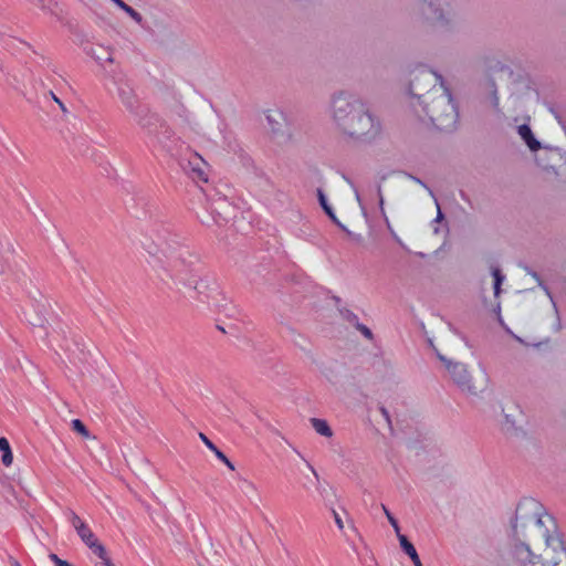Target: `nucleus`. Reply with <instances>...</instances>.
Wrapping results in <instances>:
<instances>
[{"instance_id":"nucleus-1","label":"nucleus","mask_w":566,"mask_h":566,"mask_svg":"<svg viewBox=\"0 0 566 566\" xmlns=\"http://www.w3.org/2000/svg\"><path fill=\"white\" fill-rule=\"evenodd\" d=\"M516 537H527L526 531L545 542L542 555H535L524 542L515 543L511 551V566H566V547L554 517L544 512L534 499L521 501L512 525Z\"/></svg>"},{"instance_id":"nucleus-2","label":"nucleus","mask_w":566,"mask_h":566,"mask_svg":"<svg viewBox=\"0 0 566 566\" xmlns=\"http://www.w3.org/2000/svg\"><path fill=\"white\" fill-rule=\"evenodd\" d=\"M154 244L156 250L149 253H161L165 256L163 269L168 276L184 285L193 287L198 294V301L209 307H220L223 300L217 283L209 284L205 280H195L192 272L197 255L185 244V239L163 227L156 231Z\"/></svg>"},{"instance_id":"nucleus-3","label":"nucleus","mask_w":566,"mask_h":566,"mask_svg":"<svg viewBox=\"0 0 566 566\" xmlns=\"http://www.w3.org/2000/svg\"><path fill=\"white\" fill-rule=\"evenodd\" d=\"M114 84L117 86L118 97L126 107V109L135 117L137 123L149 134L156 135V138L164 148L167 149L172 156L179 157L181 168L191 174L193 178L207 181V163L198 154L188 150L184 154L181 144L178 138H172L174 133L171 129L159 123V118L155 114H150L146 106L139 104L130 82L124 76L114 78Z\"/></svg>"},{"instance_id":"nucleus-4","label":"nucleus","mask_w":566,"mask_h":566,"mask_svg":"<svg viewBox=\"0 0 566 566\" xmlns=\"http://www.w3.org/2000/svg\"><path fill=\"white\" fill-rule=\"evenodd\" d=\"M327 114L344 135L357 140H373L381 132L379 119L356 93L338 90L329 97Z\"/></svg>"},{"instance_id":"nucleus-5","label":"nucleus","mask_w":566,"mask_h":566,"mask_svg":"<svg viewBox=\"0 0 566 566\" xmlns=\"http://www.w3.org/2000/svg\"><path fill=\"white\" fill-rule=\"evenodd\" d=\"M411 98L410 105L419 118L428 117L440 130L455 128L459 113L444 83L434 85L427 94H421V87L415 81L411 85Z\"/></svg>"},{"instance_id":"nucleus-6","label":"nucleus","mask_w":566,"mask_h":566,"mask_svg":"<svg viewBox=\"0 0 566 566\" xmlns=\"http://www.w3.org/2000/svg\"><path fill=\"white\" fill-rule=\"evenodd\" d=\"M455 0H423L421 13L424 21L441 28L452 23Z\"/></svg>"},{"instance_id":"nucleus-7","label":"nucleus","mask_w":566,"mask_h":566,"mask_svg":"<svg viewBox=\"0 0 566 566\" xmlns=\"http://www.w3.org/2000/svg\"><path fill=\"white\" fill-rule=\"evenodd\" d=\"M65 516L71 525L76 531L83 543L92 549V552L99 558L105 559V547L98 542L95 534L91 531L88 525L84 523L81 517L72 510L65 512Z\"/></svg>"},{"instance_id":"nucleus-8","label":"nucleus","mask_w":566,"mask_h":566,"mask_svg":"<svg viewBox=\"0 0 566 566\" xmlns=\"http://www.w3.org/2000/svg\"><path fill=\"white\" fill-rule=\"evenodd\" d=\"M232 207L226 198H217L208 207L205 208L202 214H198L201 223L206 226H221L230 218Z\"/></svg>"},{"instance_id":"nucleus-9","label":"nucleus","mask_w":566,"mask_h":566,"mask_svg":"<svg viewBox=\"0 0 566 566\" xmlns=\"http://www.w3.org/2000/svg\"><path fill=\"white\" fill-rule=\"evenodd\" d=\"M438 358L444 364L453 381L462 389L469 392H474L471 376L467 366L462 363L452 361L440 353L437 354Z\"/></svg>"},{"instance_id":"nucleus-10","label":"nucleus","mask_w":566,"mask_h":566,"mask_svg":"<svg viewBox=\"0 0 566 566\" xmlns=\"http://www.w3.org/2000/svg\"><path fill=\"white\" fill-rule=\"evenodd\" d=\"M411 78L409 83V94L411 95V85L416 81L421 87V94H427V92L431 88H433L434 85H439L440 83H443V78L438 73L429 70L428 67L423 65L417 66L411 72Z\"/></svg>"},{"instance_id":"nucleus-11","label":"nucleus","mask_w":566,"mask_h":566,"mask_svg":"<svg viewBox=\"0 0 566 566\" xmlns=\"http://www.w3.org/2000/svg\"><path fill=\"white\" fill-rule=\"evenodd\" d=\"M517 134L531 151H537L541 149V143L535 138L531 127L527 124L517 126Z\"/></svg>"},{"instance_id":"nucleus-12","label":"nucleus","mask_w":566,"mask_h":566,"mask_svg":"<svg viewBox=\"0 0 566 566\" xmlns=\"http://www.w3.org/2000/svg\"><path fill=\"white\" fill-rule=\"evenodd\" d=\"M265 118L271 130L274 133L280 132L283 123L285 122V115L280 109H270L266 113Z\"/></svg>"},{"instance_id":"nucleus-13","label":"nucleus","mask_w":566,"mask_h":566,"mask_svg":"<svg viewBox=\"0 0 566 566\" xmlns=\"http://www.w3.org/2000/svg\"><path fill=\"white\" fill-rule=\"evenodd\" d=\"M200 440L206 444V447L211 450L216 457L222 461L230 470H234V464L227 458V455L217 448V446L202 432L199 433Z\"/></svg>"},{"instance_id":"nucleus-14","label":"nucleus","mask_w":566,"mask_h":566,"mask_svg":"<svg viewBox=\"0 0 566 566\" xmlns=\"http://www.w3.org/2000/svg\"><path fill=\"white\" fill-rule=\"evenodd\" d=\"M401 549L411 558L415 566H422L421 559L411 542L403 535L397 536Z\"/></svg>"},{"instance_id":"nucleus-15","label":"nucleus","mask_w":566,"mask_h":566,"mask_svg":"<svg viewBox=\"0 0 566 566\" xmlns=\"http://www.w3.org/2000/svg\"><path fill=\"white\" fill-rule=\"evenodd\" d=\"M311 423H312L314 430L318 434H321L323 437H327V438L333 436V431L325 420L318 419V418H312Z\"/></svg>"},{"instance_id":"nucleus-16","label":"nucleus","mask_w":566,"mask_h":566,"mask_svg":"<svg viewBox=\"0 0 566 566\" xmlns=\"http://www.w3.org/2000/svg\"><path fill=\"white\" fill-rule=\"evenodd\" d=\"M92 56L96 62L103 64L104 62H113L112 52L104 46H98L96 49H92Z\"/></svg>"},{"instance_id":"nucleus-17","label":"nucleus","mask_w":566,"mask_h":566,"mask_svg":"<svg viewBox=\"0 0 566 566\" xmlns=\"http://www.w3.org/2000/svg\"><path fill=\"white\" fill-rule=\"evenodd\" d=\"M0 451L2 452V458H1L2 463L6 467L11 465L12 461H13V455L11 452L9 441L3 437L0 438Z\"/></svg>"},{"instance_id":"nucleus-18","label":"nucleus","mask_w":566,"mask_h":566,"mask_svg":"<svg viewBox=\"0 0 566 566\" xmlns=\"http://www.w3.org/2000/svg\"><path fill=\"white\" fill-rule=\"evenodd\" d=\"M118 8L128 13L136 21H140V14L123 0H112Z\"/></svg>"},{"instance_id":"nucleus-19","label":"nucleus","mask_w":566,"mask_h":566,"mask_svg":"<svg viewBox=\"0 0 566 566\" xmlns=\"http://www.w3.org/2000/svg\"><path fill=\"white\" fill-rule=\"evenodd\" d=\"M524 269H525L526 273L530 274L538 283V285L544 290V292L547 294V296L551 298V301L554 302L548 287L542 282L539 275L536 272L532 271L528 266H525ZM553 305L556 308V304L553 303Z\"/></svg>"},{"instance_id":"nucleus-20","label":"nucleus","mask_w":566,"mask_h":566,"mask_svg":"<svg viewBox=\"0 0 566 566\" xmlns=\"http://www.w3.org/2000/svg\"><path fill=\"white\" fill-rule=\"evenodd\" d=\"M492 275L494 277V295L497 296L501 291V284L505 277L497 268L492 270Z\"/></svg>"},{"instance_id":"nucleus-21","label":"nucleus","mask_w":566,"mask_h":566,"mask_svg":"<svg viewBox=\"0 0 566 566\" xmlns=\"http://www.w3.org/2000/svg\"><path fill=\"white\" fill-rule=\"evenodd\" d=\"M381 509H382L388 522L395 530L397 536L401 535L400 527H399V524H398V521L396 520V517L390 513V511L386 507V505L381 504Z\"/></svg>"},{"instance_id":"nucleus-22","label":"nucleus","mask_w":566,"mask_h":566,"mask_svg":"<svg viewBox=\"0 0 566 566\" xmlns=\"http://www.w3.org/2000/svg\"><path fill=\"white\" fill-rule=\"evenodd\" d=\"M72 428L83 437H88V431L80 419L72 420Z\"/></svg>"},{"instance_id":"nucleus-23","label":"nucleus","mask_w":566,"mask_h":566,"mask_svg":"<svg viewBox=\"0 0 566 566\" xmlns=\"http://www.w3.org/2000/svg\"><path fill=\"white\" fill-rule=\"evenodd\" d=\"M323 210L325 211V213L331 218V220L336 223L338 227H340L342 229H345V227L339 222V220L337 219L333 208L329 206V203H327L325 207H323Z\"/></svg>"},{"instance_id":"nucleus-24","label":"nucleus","mask_w":566,"mask_h":566,"mask_svg":"<svg viewBox=\"0 0 566 566\" xmlns=\"http://www.w3.org/2000/svg\"><path fill=\"white\" fill-rule=\"evenodd\" d=\"M323 210L325 211V213L331 218V220L336 223L338 227H340L342 229H345V227L339 222V220L337 219L333 208L329 206V203H327L325 207H323Z\"/></svg>"},{"instance_id":"nucleus-25","label":"nucleus","mask_w":566,"mask_h":566,"mask_svg":"<svg viewBox=\"0 0 566 566\" xmlns=\"http://www.w3.org/2000/svg\"><path fill=\"white\" fill-rule=\"evenodd\" d=\"M340 314L342 316L348 321L349 323H352L353 325H355L356 323H358V316L353 313L350 310H340Z\"/></svg>"},{"instance_id":"nucleus-26","label":"nucleus","mask_w":566,"mask_h":566,"mask_svg":"<svg viewBox=\"0 0 566 566\" xmlns=\"http://www.w3.org/2000/svg\"><path fill=\"white\" fill-rule=\"evenodd\" d=\"M355 327L367 338L373 339V332L366 325L360 324L359 322L355 324Z\"/></svg>"},{"instance_id":"nucleus-27","label":"nucleus","mask_w":566,"mask_h":566,"mask_svg":"<svg viewBox=\"0 0 566 566\" xmlns=\"http://www.w3.org/2000/svg\"><path fill=\"white\" fill-rule=\"evenodd\" d=\"M405 176L408 177L409 179H411L412 181L417 182L421 187H423L429 192V195L431 197H433V191L421 179H419L418 177H415L410 174H407V172H405Z\"/></svg>"},{"instance_id":"nucleus-28","label":"nucleus","mask_w":566,"mask_h":566,"mask_svg":"<svg viewBox=\"0 0 566 566\" xmlns=\"http://www.w3.org/2000/svg\"><path fill=\"white\" fill-rule=\"evenodd\" d=\"M343 178L345 179V181L350 186V188L354 190V193H355V197H356V200L358 201V203L360 205V195L357 190V188L355 187L354 182L346 176H343Z\"/></svg>"},{"instance_id":"nucleus-29","label":"nucleus","mask_w":566,"mask_h":566,"mask_svg":"<svg viewBox=\"0 0 566 566\" xmlns=\"http://www.w3.org/2000/svg\"><path fill=\"white\" fill-rule=\"evenodd\" d=\"M332 514H333V517H334V521H335V524L337 525V527L339 530H343L344 523H343L340 515L335 510H332Z\"/></svg>"},{"instance_id":"nucleus-30","label":"nucleus","mask_w":566,"mask_h":566,"mask_svg":"<svg viewBox=\"0 0 566 566\" xmlns=\"http://www.w3.org/2000/svg\"><path fill=\"white\" fill-rule=\"evenodd\" d=\"M317 198L322 208L328 203L327 198L322 189H317Z\"/></svg>"},{"instance_id":"nucleus-31","label":"nucleus","mask_w":566,"mask_h":566,"mask_svg":"<svg viewBox=\"0 0 566 566\" xmlns=\"http://www.w3.org/2000/svg\"><path fill=\"white\" fill-rule=\"evenodd\" d=\"M30 323L35 326V327H40V328H45L44 326V323H45V318L42 317V316H38L33 321H30Z\"/></svg>"},{"instance_id":"nucleus-32","label":"nucleus","mask_w":566,"mask_h":566,"mask_svg":"<svg viewBox=\"0 0 566 566\" xmlns=\"http://www.w3.org/2000/svg\"><path fill=\"white\" fill-rule=\"evenodd\" d=\"M377 193H378V197H379V207H380V210L382 212V214H385V210H384V197H382V193H381V187L378 186L377 187Z\"/></svg>"},{"instance_id":"nucleus-33","label":"nucleus","mask_w":566,"mask_h":566,"mask_svg":"<svg viewBox=\"0 0 566 566\" xmlns=\"http://www.w3.org/2000/svg\"><path fill=\"white\" fill-rule=\"evenodd\" d=\"M380 412H381L384 419L386 420V422L390 426L391 420H390L389 411L385 407H380Z\"/></svg>"},{"instance_id":"nucleus-34","label":"nucleus","mask_w":566,"mask_h":566,"mask_svg":"<svg viewBox=\"0 0 566 566\" xmlns=\"http://www.w3.org/2000/svg\"><path fill=\"white\" fill-rule=\"evenodd\" d=\"M96 566H113V564L111 563V559L107 556L106 551H105V559H101V562L98 564H96Z\"/></svg>"},{"instance_id":"nucleus-35","label":"nucleus","mask_w":566,"mask_h":566,"mask_svg":"<svg viewBox=\"0 0 566 566\" xmlns=\"http://www.w3.org/2000/svg\"><path fill=\"white\" fill-rule=\"evenodd\" d=\"M492 105L493 107L497 108L499 107V96H497V92L496 90H494L492 92Z\"/></svg>"},{"instance_id":"nucleus-36","label":"nucleus","mask_w":566,"mask_h":566,"mask_svg":"<svg viewBox=\"0 0 566 566\" xmlns=\"http://www.w3.org/2000/svg\"><path fill=\"white\" fill-rule=\"evenodd\" d=\"M51 94H52V96H53V99H54V101L59 104V106L61 107V109H62L63 112H66V108H65L64 104L60 101V98H57L53 93H51Z\"/></svg>"},{"instance_id":"nucleus-37","label":"nucleus","mask_w":566,"mask_h":566,"mask_svg":"<svg viewBox=\"0 0 566 566\" xmlns=\"http://www.w3.org/2000/svg\"><path fill=\"white\" fill-rule=\"evenodd\" d=\"M50 558L54 562L55 565L59 564V560H62L61 558L57 557V555L55 554H51L50 555Z\"/></svg>"},{"instance_id":"nucleus-38","label":"nucleus","mask_w":566,"mask_h":566,"mask_svg":"<svg viewBox=\"0 0 566 566\" xmlns=\"http://www.w3.org/2000/svg\"><path fill=\"white\" fill-rule=\"evenodd\" d=\"M437 207H438V214H437L436 220H437V221H440V220L443 218V216H442V212H441L440 207H439V205H438V203H437Z\"/></svg>"},{"instance_id":"nucleus-39","label":"nucleus","mask_w":566,"mask_h":566,"mask_svg":"<svg viewBox=\"0 0 566 566\" xmlns=\"http://www.w3.org/2000/svg\"><path fill=\"white\" fill-rule=\"evenodd\" d=\"M38 6H39L41 9H43V10H45V9L48 8V6L45 4L44 0H39V1H38Z\"/></svg>"},{"instance_id":"nucleus-40","label":"nucleus","mask_w":566,"mask_h":566,"mask_svg":"<svg viewBox=\"0 0 566 566\" xmlns=\"http://www.w3.org/2000/svg\"><path fill=\"white\" fill-rule=\"evenodd\" d=\"M56 566H72L69 562L66 560H59V564Z\"/></svg>"},{"instance_id":"nucleus-41","label":"nucleus","mask_w":566,"mask_h":566,"mask_svg":"<svg viewBox=\"0 0 566 566\" xmlns=\"http://www.w3.org/2000/svg\"><path fill=\"white\" fill-rule=\"evenodd\" d=\"M311 470H312V472L314 473V475H315L316 480H318V474H317V472H316L313 468H311Z\"/></svg>"},{"instance_id":"nucleus-42","label":"nucleus","mask_w":566,"mask_h":566,"mask_svg":"<svg viewBox=\"0 0 566 566\" xmlns=\"http://www.w3.org/2000/svg\"><path fill=\"white\" fill-rule=\"evenodd\" d=\"M392 234H394L395 239L397 240V242H398L399 244H401L400 239H399V238H398L394 232H392Z\"/></svg>"},{"instance_id":"nucleus-43","label":"nucleus","mask_w":566,"mask_h":566,"mask_svg":"<svg viewBox=\"0 0 566 566\" xmlns=\"http://www.w3.org/2000/svg\"><path fill=\"white\" fill-rule=\"evenodd\" d=\"M559 328H560V322L558 321L556 329L558 331Z\"/></svg>"},{"instance_id":"nucleus-44","label":"nucleus","mask_w":566,"mask_h":566,"mask_svg":"<svg viewBox=\"0 0 566 566\" xmlns=\"http://www.w3.org/2000/svg\"><path fill=\"white\" fill-rule=\"evenodd\" d=\"M13 566H21V565H20L19 563H17V562H15Z\"/></svg>"}]
</instances>
